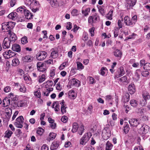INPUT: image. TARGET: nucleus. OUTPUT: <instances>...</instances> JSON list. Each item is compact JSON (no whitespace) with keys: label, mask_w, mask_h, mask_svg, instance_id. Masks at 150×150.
I'll use <instances>...</instances> for the list:
<instances>
[{"label":"nucleus","mask_w":150,"mask_h":150,"mask_svg":"<svg viewBox=\"0 0 150 150\" xmlns=\"http://www.w3.org/2000/svg\"><path fill=\"white\" fill-rule=\"evenodd\" d=\"M106 148L105 150H111L112 145L109 141H108L106 144Z\"/></svg>","instance_id":"bb28decb"},{"label":"nucleus","mask_w":150,"mask_h":150,"mask_svg":"<svg viewBox=\"0 0 150 150\" xmlns=\"http://www.w3.org/2000/svg\"><path fill=\"white\" fill-rule=\"evenodd\" d=\"M67 116H64L62 117L61 119V120L64 123H66V122L67 121Z\"/></svg>","instance_id":"69168bd1"},{"label":"nucleus","mask_w":150,"mask_h":150,"mask_svg":"<svg viewBox=\"0 0 150 150\" xmlns=\"http://www.w3.org/2000/svg\"><path fill=\"white\" fill-rule=\"evenodd\" d=\"M71 86L78 87L80 86V81L75 78L72 79L69 81Z\"/></svg>","instance_id":"9d476101"},{"label":"nucleus","mask_w":150,"mask_h":150,"mask_svg":"<svg viewBox=\"0 0 150 150\" xmlns=\"http://www.w3.org/2000/svg\"><path fill=\"white\" fill-rule=\"evenodd\" d=\"M67 107H65V106H61V111L62 113L63 114L66 112V110Z\"/></svg>","instance_id":"6e6d98bb"},{"label":"nucleus","mask_w":150,"mask_h":150,"mask_svg":"<svg viewBox=\"0 0 150 150\" xmlns=\"http://www.w3.org/2000/svg\"><path fill=\"white\" fill-rule=\"evenodd\" d=\"M149 74V72L147 71H144L141 73L142 76L145 77L148 76Z\"/></svg>","instance_id":"603ef678"},{"label":"nucleus","mask_w":150,"mask_h":150,"mask_svg":"<svg viewBox=\"0 0 150 150\" xmlns=\"http://www.w3.org/2000/svg\"><path fill=\"white\" fill-rule=\"evenodd\" d=\"M127 78L126 76H124L120 79L119 82L121 84L127 83Z\"/></svg>","instance_id":"b1692460"},{"label":"nucleus","mask_w":150,"mask_h":150,"mask_svg":"<svg viewBox=\"0 0 150 150\" xmlns=\"http://www.w3.org/2000/svg\"><path fill=\"white\" fill-rule=\"evenodd\" d=\"M50 4L52 7H54L56 6L57 4V0H51L50 1Z\"/></svg>","instance_id":"58836bf2"},{"label":"nucleus","mask_w":150,"mask_h":150,"mask_svg":"<svg viewBox=\"0 0 150 150\" xmlns=\"http://www.w3.org/2000/svg\"><path fill=\"white\" fill-rule=\"evenodd\" d=\"M129 129V125L127 124L124 127V131L125 133H127Z\"/></svg>","instance_id":"a18cd8bd"},{"label":"nucleus","mask_w":150,"mask_h":150,"mask_svg":"<svg viewBox=\"0 0 150 150\" xmlns=\"http://www.w3.org/2000/svg\"><path fill=\"white\" fill-rule=\"evenodd\" d=\"M90 8H86L84 11L83 10H82V13L84 15V16H86L88 14V13L90 12Z\"/></svg>","instance_id":"ea45409f"},{"label":"nucleus","mask_w":150,"mask_h":150,"mask_svg":"<svg viewBox=\"0 0 150 150\" xmlns=\"http://www.w3.org/2000/svg\"><path fill=\"white\" fill-rule=\"evenodd\" d=\"M50 126L52 129H55L56 127V124L54 122L50 124Z\"/></svg>","instance_id":"338daca9"},{"label":"nucleus","mask_w":150,"mask_h":150,"mask_svg":"<svg viewBox=\"0 0 150 150\" xmlns=\"http://www.w3.org/2000/svg\"><path fill=\"white\" fill-rule=\"evenodd\" d=\"M49 148L47 145L46 144H43L41 147V150H48Z\"/></svg>","instance_id":"052dcab7"},{"label":"nucleus","mask_w":150,"mask_h":150,"mask_svg":"<svg viewBox=\"0 0 150 150\" xmlns=\"http://www.w3.org/2000/svg\"><path fill=\"white\" fill-rule=\"evenodd\" d=\"M25 9L23 8L22 7H20L16 9V11L18 12H20L21 13H22L23 12H24Z\"/></svg>","instance_id":"09e8293b"},{"label":"nucleus","mask_w":150,"mask_h":150,"mask_svg":"<svg viewBox=\"0 0 150 150\" xmlns=\"http://www.w3.org/2000/svg\"><path fill=\"white\" fill-rule=\"evenodd\" d=\"M44 132V129L42 128L41 127H39L37 130V133L39 135H41Z\"/></svg>","instance_id":"7c9ffc66"},{"label":"nucleus","mask_w":150,"mask_h":150,"mask_svg":"<svg viewBox=\"0 0 150 150\" xmlns=\"http://www.w3.org/2000/svg\"><path fill=\"white\" fill-rule=\"evenodd\" d=\"M52 108H54V110L56 112L59 111V105L58 102H54L52 104Z\"/></svg>","instance_id":"412c9836"},{"label":"nucleus","mask_w":150,"mask_h":150,"mask_svg":"<svg viewBox=\"0 0 150 150\" xmlns=\"http://www.w3.org/2000/svg\"><path fill=\"white\" fill-rule=\"evenodd\" d=\"M47 56V54L44 51L39 52L37 55V59L39 60H43Z\"/></svg>","instance_id":"7ed1b4c3"},{"label":"nucleus","mask_w":150,"mask_h":150,"mask_svg":"<svg viewBox=\"0 0 150 150\" xmlns=\"http://www.w3.org/2000/svg\"><path fill=\"white\" fill-rule=\"evenodd\" d=\"M125 72L123 67H120V68L118 69L117 71L115 73V75L114 77L115 79L116 78L123 75L125 74Z\"/></svg>","instance_id":"423d86ee"},{"label":"nucleus","mask_w":150,"mask_h":150,"mask_svg":"<svg viewBox=\"0 0 150 150\" xmlns=\"http://www.w3.org/2000/svg\"><path fill=\"white\" fill-rule=\"evenodd\" d=\"M114 53L115 57H118V59H120L121 57L122 53L119 50L116 49L114 51Z\"/></svg>","instance_id":"aec40b11"},{"label":"nucleus","mask_w":150,"mask_h":150,"mask_svg":"<svg viewBox=\"0 0 150 150\" xmlns=\"http://www.w3.org/2000/svg\"><path fill=\"white\" fill-rule=\"evenodd\" d=\"M34 94L35 96L38 98H40V97L41 94L39 91H38L35 92Z\"/></svg>","instance_id":"680f3d73"},{"label":"nucleus","mask_w":150,"mask_h":150,"mask_svg":"<svg viewBox=\"0 0 150 150\" xmlns=\"http://www.w3.org/2000/svg\"><path fill=\"white\" fill-rule=\"evenodd\" d=\"M146 101L144 99H142L140 101V104L142 106H144L146 104Z\"/></svg>","instance_id":"13d9d810"},{"label":"nucleus","mask_w":150,"mask_h":150,"mask_svg":"<svg viewBox=\"0 0 150 150\" xmlns=\"http://www.w3.org/2000/svg\"><path fill=\"white\" fill-rule=\"evenodd\" d=\"M95 30V28L93 27L89 29V31L91 33V36L92 37L94 36V31Z\"/></svg>","instance_id":"e2e57ef3"},{"label":"nucleus","mask_w":150,"mask_h":150,"mask_svg":"<svg viewBox=\"0 0 150 150\" xmlns=\"http://www.w3.org/2000/svg\"><path fill=\"white\" fill-rule=\"evenodd\" d=\"M11 53V50H9L8 51L5 52L4 53V56L6 57L7 58H10V55Z\"/></svg>","instance_id":"4c0bfd02"},{"label":"nucleus","mask_w":150,"mask_h":150,"mask_svg":"<svg viewBox=\"0 0 150 150\" xmlns=\"http://www.w3.org/2000/svg\"><path fill=\"white\" fill-rule=\"evenodd\" d=\"M59 146V142L57 141H54L52 144L50 149L51 150H56L57 149Z\"/></svg>","instance_id":"f3484780"},{"label":"nucleus","mask_w":150,"mask_h":150,"mask_svg":"<svg viewBox=\"0 0 150 150\" xmlns=\"http://www.w3.org/2000/svg\"><path fill=\"white\" fill-rule=\"evenodd\" d=\"M143 97L144 99L146 101L150 98V96L148 93H144L143 94Z\"/></svg>","instance_id":"a19ab883"},{"label":"nucleus","mask_w":150,"mask_h":150,"mask_svg":"<svg viewBox=\"0 0 150 150\" xmlns=\"http://www.w3.org/2000/svg\"><path fill=\"white\" fill-rule=\"evenodd\" d=\"M132 23H133V25L135 24L137 20V15H134L133 16L132 18Z\"/></svg>","instance_id":"49530a36"},{"label":"nucleus","mask_w":150,"mask_h":150,"mask_svg":"<svg viewBox=\"0 0 150 150\" xmlns=\"http://www.w3.org/2000/svg\"><path fill=\"white\" fill-rule=\"evenodd\" d=\"M8 34L10 35L9 39L11 42H15L17 39V37L16 35L11 31H9Z\"/></svg>","instance_id":"f8f14e48"},{"label":"nucleus","mask_w":150,"mask_h":150,"mask_svg":"<svg viewBox=\"0 0 150 150\" xmlns=\"http://www.w3.org/2000/svg\"><path fill=\"white\" fill-rule=\"evenodd\" d=\"M149 129V127L145 125H143L141 128L139 129V132L141 134H145L147 133Z\"/></svg>","instance_id":"1a4fd4ad"},{"label":"nucleus","mask_w":150,"mask_h":150,"mask_svg":"<svg viewBox=\"0 0 150 150\" xmlns=\"http://www.w3.org/2000/svg\"><path fill=\"white\" fill-rule=\"evenodd\" d=\"M5 137L8 138L9 137L11 136V135L13 134V132L8 129L5 132Z\"/></svg>","instance_id":"cd10ccee"},{"label":"nucleus","mask_w":150,"mask_h":150,"mask_svg":"<svg viewBox=\"0 0 150 150\" xmlns=\"http://www.w3.org/2000/svg\"><path fill=\"white\" fill-rule=\"evenodd\" d=\"M78 10L76 9H74L72 11L71 13L73 16H75L77 15Z\"/></svg>","instance_id":"0e129e2a"},{"label":"nucleus","mask_w":150,"mask_h":150,"mask_svg":"<svg viewBox=\"0 0 150 150\" xmlns=\"http://www.w3.org/2000/svg\"><path fill=\"white\" fill-rule=\"evenodd\" d=\"M107 70L106 67H102L100 70V74L102 75H103L105 74V72Z\"/></svg>","instance_id":"8fccbe9b"},{"label":"nucleus","mask_w":150,"mask_h":150,"mask_svg":"<svg viewBox=\"0 0 150 150\" xmlns=\"http://www.w3.org/2000/svg\"><path fill=\"white\" fill-rule=\"evenodd\" d=\"M12 50L14 51L19 52L21 51V48L20 45L17 44H15L12 45Z\"/></svg>","instance_id":"6ab92c4d"},{"label":"nucleus","mask_w":150,"mask_h":150,"mask_svg":"<svg viewBox=\"0 0 150 150\" xmlns=\"http://www.w3.org/2000/svg\"><path fill=\"white\" fill-rule=\"evenodd\" d=\"M137 0H126V6L127 9H129L136 4Z\"/></svg>","instance_id":"6e6552de"},{"label":"nucleus","mask_w":150,"mask_h":150,"mask_svg":"<svg viewBox=\"0 0 150 150\" xmlns=\"http://www.w3.org/2000/svg\"><path fill=\"white\" fill-rule=\"evenodd\" d=\"M78 127L77 124L76 122L74 123L73 124V128L71 130L72 132L73 133L76 132L77 131Z\"/></svg>","instance_id":"393cba45"},{"label":"nucleus","mask_w":150,"mask_h":150,"mask_svg":"<svg viewBox=\"0 0 150 150\" xmlns=\"http://www.w3.org/2000/svg\"><path fill=\"white\" fill-rule=\"evenodd\" d=\"M72 28V24L70 22H68L66 25V28L67 29L69 30Z\"/></svg>","instance_id":"5fc2aeb1"},{"label":"nucleus","mask_w":150,"mask_h":150,"mask_svg":"<svg viewBox=\"0 0 150 150\" xmlns=\"http://www.w3.org/2000/svg\"><path fill=\"white\" fill-rule=\"evenodd\" d=\"M141 72V70L139 69H137L136 70L134 78H135L137 81L139 79V74Z\"/></svg>","instance_id":"5701e85b"},{"label":"nucleus","mask_w":150,"mask_h":150,"mask_svg":"<svg viewBox=\"0 0 150 150\" xmlns=\"http://www.w3.org/2000/svg\"><path fill=\"white\" fill-rule=\"evenodd\" d=\"M102 135L104 139L107 140L111 136L110 131L108 127H105L102 131Z\"/></svg>","instance_id":"f257e3e1"},{"label":"nucleus","mask_w":150,"mask_h":150,"mask_svg":"<svg viewBox=\"0 0 150 150\" xmlns=\"http://www.w3.org/2000/svg\"><path fill=\"white\" fill-rule=\"evenodd\" d=\"M17 17V14L16 12H12L10 13L8 17L10 19H12L13 20H15L16 19V17Z\"/></svg>","instance_id":"4be33fe9"},{"label":"nucleus","mask_w":150,"mask_h":150,"mask_svg":"<svg viewBox=\"0 0 150 150\" xmlns=\"http://www.w3.org/2000/svg\"><path fill=\"white\" fill-rule=\"evenodd\" d=\"M13 65V66H16L19 63V61L18 59H15L12 60Z\"/></svg>","instance_id":"e433bc0d"},{"label":"nucleus","mask_w":150,"mask_h":150,"mask_svg":"<svg viewBox=\"0 0 150 150\" xmlns=\"http://www.w3.org/2000/svg\"><path fill=\"white\" fill-rule=\"evenodd\" d=\"M128 90L130 94H133L135 91L134 84L131 83L129 85L128 87Z\"/></svg>","instance_id":"4468645a"},{"label":"nucleus","mask_w":150,"mask_h":150,"mask_svg":"<svg viewBox=\"0 0 150 150\" xmlns=\"http://www.w3.org/2000/svg\"><path fill=\"white\" fill-rule=\"evenodd\" d=\"M144 108H141L138 109L137 112L138 113H139L140 115H142L144 112Z\"/></svg>","instance_id":"c03bdc74"},{"label":"nucleus","mask_w":150,"mask_h":150,"mask_svg":"<svg viewBox=\"0 0 150 150\" xmlns=\"http://www.w3.org/2000/svg\"><path fill=\"white\" fill-rule=\"evenodd\" d=\"M129 122L131 126L133 127H137L140 123V120L139 118L131 119L129 120Z\"/></svg>","instance_id":"20e7f679"},{"label":"nucleus","mask_w":150,"mask_h":150,"mask_svg":"<svg viewBox=\"0 0 150 150\" xmlns=\"http://www.w3.org/2000/svg\"><path fill=\"white\" fill-rule=\"evenodd\" d=\"M11 23V22H7V24L6 26V27L5 28V29H6L7 30V32H8L9 31H11V28L10 26V24Z\"/></svg>","instance_id":"3c124183"},{"label":"nucleus","mask_w":150,"mask_h":150,"mask_svg":"<svg viewBox=\"0 0 150 150\" xmlns=\"http://www.w3.org/2000/svg\"><path fill=\"white\" fill-rule=\"evenodd\" d=\"M24 120V118L23 116H20L16 119V122L23 123Z\"/></svg>","instance_id":"473e14b6"},{"label":"nucleus","mask_w":150,"mask_h":150,"mask_svg":"<svg viewBox=\"0 0 150 150\" xmlns=\"http://www.w3.org/2000/svg\"><path fill=\"white\" fill-rule=\"evenodd\" d=\"M130 103L131 105L134 107H136L138 104V102L134 99L131 100L130 101Z\"/></svg>","instance_id":"a878e982"},{"label":"nucleus","mask_w":150,"mask_h":150,"mask_svg":"<svg viewBox=\"0 0 150 150\" xmlns=\"http://www.w3.org/2000/svg\"><path fill=\"white\" fill-rule=\"evenodd\" d=\"M38 70L40 71L43 72L46 70V67L45 63H42L41 62H38L37 65Z\"/></svg>","instance_id":"0eeeda50"},{"label":"nucleus","mask_w":150,"mask_h":150,"mask_svg":"<svg viewBox=\"0 0 150 150\" xmlns=\"http://www.w3.org/2000/svg\"><path fill=\"white\" fill-rule=\"evenodd\" d=\"M10 103L9 98L6 97L3 101V105L4 107H6L9 105Z\"/></svg>","instance_id":"2eb2a0df"},{"label":"nucleus","mask_w":150,"mask_h":150,"mask_svg":"<svg viewBox=\"0 0 150 150\" xmlns=\"http://www.w3.org/2000/svg\"><path fill=\"white\" fill-rule=\"evenodd\" d=\"M22 60L23 62H30L32 61V59L30 55H26L23 57Z\"/></svg>","instance_id":"dca6fc26"},{"label":"nucleus","mask_w":150,"mask_h":150,"mask_svg":"<svg viewBox=\"0 0 150 150\" xmlns=\"http://www.w3.org/2000/svg\"><path fill=\"white\" fill-rule=\"evenodd\" d=\"M45 77V74H42L39 79V83H41L44 81L46 79Z\"/></svg>","instance_id":"2f4dec72"},{"label":"nucleus","mask_w":150,"mask_h":150,"mask_svg":"<svg viewBox=\"0 0 150 150\" xmlns=\"http://www.w3.org/2000/svg\"><path fill=\"white\" fill-rule=\"evenodd\" d=\"M100 19L99 16L97 13H95L92 16H90L88 18V22L92 24L95 23L96 21Z\"/></svg>","instance_id":"f03ea898"},{"label":"nucleus","mask_w":150,"mask_h":150,"mask_svg":"<svg viewBox=\"0 0 150 150\" xmlns=\"http://www.w3.org/2000/svg\"><path fill=\"white\" fill-rule=\"evenodd\" d=\"M45 83L46 84V87L47 88L50 86H52L53 84V82L52 81L48 80Z\"/></svg>","instance_id":"79ce46f5"},{"label":"nucleus","mask_w":150,"mask_h":150,"mask_svg":"<svg viewBox=\"0 0 150 150\" xmlns=\"http://www.w3.org/2000/svg\"><path fill=\"white\" fill-rule=\"evenodd\" d=\"M24 15L26 18L27 19H29L33 17V15L32 13H30L29 11L28 10L25 9L24 12Z\"/></svg>","instance_id":"a211bd4d"},{"label":"nucleus","mask_w":150,"mask_h":150,"mask_svg":"<svg viewBox=\"0 0 150 150\" xmlns=\"http://www.w3.org/2000/svg\"><path fill=\"white\" fill-rule=\"evenodd\" d=\"M77 65V68L78 70L82 69H83L84 67L83 64L80 62H76Z\"/></svg>","instance_id":"c9c22d12"},{"label":"nucleus","mask_w":150,"mask_h":150,"mask_svg":"<svg viewBox=\"0 0 150 150\" xmlns=\"http://www.w3.org/2000/svg\"><path fill=\"white\" fill-rule=\"evenodd\" d=\"M20 88H19V90L20 92L24 93L26 91V88L24 86L22 85L20 86Z\"/></svg>","instance_id":"37998d69"},{"label":"nucleus","mask_w":150,"mask_h":150,"mask_svg":"<svg viewBox=\"0 0 150 150\" xmlns=\"http://www.w3.org/2000/svg\"><path fill=\"white\" fill-rule=\"evenodd\" d=\"M84 127L83 125H81L79 128L78 133L80 135H81L83 132L84 130Z\"/></svg>","instance_id":"72a5a7b5"},{"label":"nucleus","mask_w":150,"mask_h":150,"mask_svg":"<svg viewBox=\"0 0 150 150\" xmlns=\"http://www.w3.org/2000/svg\"><path fill=\"white\" fill-rule=\"evenodd\" d=\"M28 42L27 39L26 37L22 38L21 40V43L23 44H26Z\"/></svg>","instance_id":"de8ad7c7"},{"label":"nucleus","mask_w":150,"mask_h":150,"mask_svg":"<svg viewBox=\"0 0 150 150\" xmlns=\"http://www.w3.org/2000/svg\"><path fill=\"white\" fill-rule=\"evenodd\" d=\"M99 11L100 13L103 16L105 15V12L104 9L103 7H100L99 8Z\"/></svg>","instance_id":"864d4df0"},{"label":"nucleus","mask_w":150,"mask_h":150,"mask_svg":"<svg viewBox=\"0 0 150 150\" xmlns=\"http://www.w3.org/2000/svg\"><path fill=\"white\" fill-rule=\"evenodd\" d=\"M124 20L125 23L127 25L132 27L133 26V23L128 16H126L125 17Z\"/></svg>","instance_id":"ddd939ff"},{"label":"nucleus","mask_w":150,"mask_h":150,"mask_svg":"<svg viewBox=\"0 0 150 150\" xmlns=\"http://www.w3.org/2000/svg\"><path fill=\"white\" fill-rule=\"evenodd\" d=\"M113 11L112 10H110L108 13L106 15V17L109 20H111L112 19V16Z\"/></svg>","instance_id":"c85d7f7f"},{"label":"nucleus","mask_w":150,"mask_h":150,"mask_svg":"<svg viewBox=\"0 0 150 150\" xmlns=\"http://www.w3.org/2000/svg\"><path fill=\"white\" fill-rule=\"evenodd\" d=\"M23 123L16 122L15 123V125L17 127L21 128L23 127Z\"/></svg>","instance_id":"bf43d9fd"},{"label":"nucleus","mask_w":150,"mask_h":150,"mask_svg":"<svg viewBox=\"0 0 150 150\" xmlns=\"http://www.w3.org/2000/svg\"><path fill=\"white\" fill-rule=\"evenodd\" d=\"M10 90V87L8 86H6L4 89V91L6 93H8L9 92Z\"/></svg>","instance_id":"774afa93"},{"label":"nucleus","mask_w":150,"mask_h":150,"mask_svg":"<svg viewBox=\"0 0 150 150\" xmlns=\"http://www.w3.org/2000/svg\"><path fill=\"white\" fill-rule=\"evenodd\" d=\"M91 137V135L90 134V136L89 135V133H86L82 137H84V140H86V142H87L89 140Z\"/></svg>","instance_id":"c756f323"},{"label":"nucleus","mask_w":150,"mask_h":150,"mask_svg":"<svg viewBox=\"0 0 150 150\" xmlns=\"http://www.w3.org/2000/svg\"><path fill=\"white\" fill-rule=\"evenodd\" d=\"M56 136V134L54 133H50L49 134V137L52 139V140L54 139Z\"/></svg>","instance_id":"4d7b16f0"},{"label":"nucleus","mask_w":150,"mask_h":150,"mask_svg":"<svg viewBox=\"0 0 150 150\" xmlns=\"http://www.w3.org/2000/svg\"><path fill=\"white\" fill-rule=\"evenodd\" d=\"M144 69L145 70H150V63H146L144 64L143 67Z\"/></svg>","instance_id":"f704fd0d"},{"label":"nucleus","mask_w":150,"mask_h":150,"mask_svg":"<svg viewBox=\"0 0 150 150\" xmlns=\"http://www.w3.org/2000/svg\"><path fill=\"white\" fill-rule=\"evenodd\" d=\"M50 56L53 58H55L58 56V52L57 48H52Z\"/></svg>","instance_id":"9b49d317"},{"label":"nucleus","mask_w":150,"mask_h":150,"mask_svg":"<svg viewBox=\"0 0 150 150\" xmlns=\"http://www.w3.org/2000/svg\"><path fill=\"white\" fill-rule=\"evenodd\" d=\"M11 41L7 37L5 38L2 43V47L4 49L8 48L10 47V43Z\"/></svg>","instance_id":"39448f33"}]
</instances>
